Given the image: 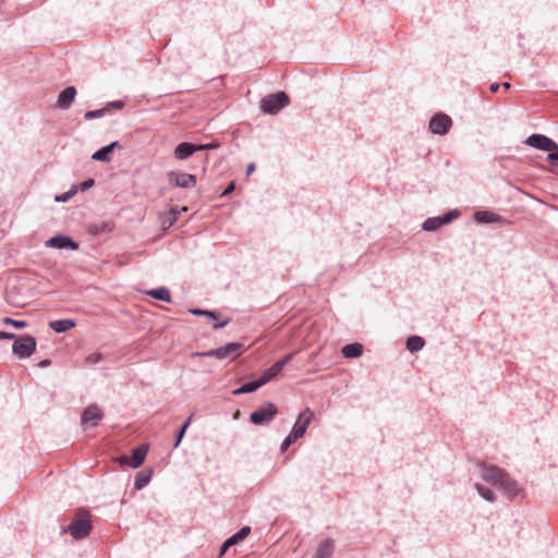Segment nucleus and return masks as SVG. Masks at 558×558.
I'll list each match as a JSON object with an SVG mask.
<instances>
[{
    "label": "nucleus",
    "instance_id": "nucleus-23",
    "mask_svg": "<svg viewBox=\"0 0 558 558\" xmlns=\"http://www.w3.org/2000/svg\"><path fill=\"white\" fill-rule=\"evenodd\" d=\"M146 294L156 300H159V301H163L167 303L171 302V293H170L169 289L166 287L150 289V290L146 291Z\"/></svg>",
    "mask_w": 558,
    "mask_h": 558
},
{
    "label": "nucleus",
    "instance_id": "nucleus-10",
    "mask_svg": "<svg viewBox=\"0 0 558 558\" xmlns=\"http://www.w3.org/2000/svg\"><path fill=\"white\" fill-rule=\"evenodd\" d=\"M313 417L314 412L310 408H306L302 412H300L290 432L291 434H293V437L296 436L299 439L302 438L305 435Z\"/></svg>",
    "mask_w": 558,
    "mask_h": 558
},
{
    "label": "nucleus",
    "instance_id": "nucleus-30",
    "mask_svg": "<svg viewBox=\"0 0 558 558\" xmlns=\"http://www.w3.org/2000/svg\"><path fill=\"white\" fill-rule=\"evenodd\" d=\"M460 216V211L458 209H452L447 213H445L441 216H438L440 218L441 225H448L452 222L454 219H457Z\"/></svg>",
    "mask_w": 558,
    "mask_h": 558
},
{
    "label": "nucleus",
    "instance_id": "nucleus-36",
    "mask_svg": "<svg viewBox=\"0 0 558 558\" xmlns=\"http://www.w3.org/2000/svg\"><path fill=\"white\" fill-rule=\"evenodd\" d=\"M101 360H102V355H101V353L95 352V353L89 354V355L86 357V363H88V364H90V365H96V364H98L99 362H101Z\"/></svg>",
    "mask_w": 558,
    "mask_h": 558
},
{
    "label": "nucleus",
    "instance_id": "nucleus-49",
    "mask_svg": "<svg viewBox=\"0 0 558 558\" xmlns=\"http://www.w3.org/2000/svg\"><path fill=\"white\" fill-rule=\"evenodd\" d=\"M177 221V214L173 211L171 217H169V226L173 225Z\"/></svg>",
    "mask_w": 558,
    "mask_h": 558
},
{
    "label": "nucleus",
    "instance_id": "nucleus-45",
    "mask_svg": "<svg viewBox=\"0 0 558 558\" xmlns=\"http://www.w3.org/2000/svg\"><path fill=\"white\" fill-rule=\"evenodd\" d=\"M192 418H193V414H191L185 421L184 423L182 424L181 428L184 429L185 432L187 430L191 422H192Z\"/></svg>",
    "mask_w": 558,
    "mask_h": 558
},
{
    "label": "nucleus",
    "instance_id": "nucleus-27",
    "mask_svg": "<svg viewBox=\"0 0 558 558\" xmlns=\"http://www.w3.org/2000/svg\"><path fill=\"white\" fill-rule=\"evenodd\" d=\"M474 488L476 489V492L478 493V495H480L482 498H484L485 500H487V501H489V502L495 501L496 496H495V493H494L490 488H488V487H486V486H484V485H482V484H478V483H476V484L474 485Z\"/></svg>",
    "mask_w": 558,
    "mask_h": 558
},
{
    "label": "nucleus",
    "instance_id": "nucleus-35",
    "mask_svg": "<svg viewBox=\"0 0 558 558\" xmlns=\"http://www.w3.org/2000/svg\"><path fill=\"white\" fill-rule=\"evenodd\" d=\"M125 107V102L122 100H114L110 101L105 106V109H107V112H109L112 109L121 110Z\"/></svg>",
    "mask_w": 558,
    "mask_h": 558
},
{
    "label": "nucleus",
    "instance_id": "nucleus-25",
    "mask_svg": "<svg viewBox=\"0 0 558 558\" xmlns=\"http://www.w3.org/2000/svg\"><path fill=\"white\" fill-rule=\"evenodd\" d=\"M424 345L425 340L420 336H410L405 342L407 349L412 353L418 352L424 348Z\"/></svg>",
    "mask_w": 558,
    "mask_h": 558
},
{
    "label": "nucleus",
    "instance_id": "nucleus-37",
    "mask_svg": "<svg viewBox=\"0 0 558 558\" xmlns=\"http://www.w3.org/2000/svg\"><path fill=\"white\" fill-rule=\"evenodd\" d=\"M218 146L219 145L216 142H210L207 144H198V145L196 144L197 151L216 149Z\"/></svg>",
    "mask_w": 558,
    "mask_h": 558
},
{
    "label": "nucleus",
    "instance_id": "nucleus-28",
    "mask_svg": "<svg viewBox=\"0 0 558 558\" xmlns=\"http://www.w3.org/2000/svg\"><path fill=\"white\" fill-rule=\"evenodd\" d=\"M441 226L442 225H441L440 218L438 216L429 217L423 222L422 229L425 231H428V232H433V231L438 230Z\"/></svg>",
    "mask_w": 558,
    "mask_h": 558
},
{
    "label": "nucleus",
    "instance_id": "nucleus-42",
    "mask_svg": "<svg viewBox=\"0 0 558 558\" xmlns=\"http://www.w3.org/2000/svg\"><path fill=\"white\" fill-rule=\"evenodd\" d=\"M235 189V182L234 181H231L226 187L225 190L221 192V196H228L230 195Z\"/></svg>",
    "mask_w": 558,
    "mask_h": 558
},
{
    "label": "nucleus",
    "instance_id": "nucleus-38",
    "mask_svg": "<svg viewBox=\"0 0 558 558\" xmlns=\"http://www.w3.org/2000/svg\"><path fill=\"white\" fill-rule=\"evenodd\" d=\"M4 324L12 325V326H14L15 328H19V329L24 328L26 326V322H24V320H14V319L9 318V317L4 318Z\"/></svg>",
    "mask_w": 558,
    "mask_h": 558
},
{
    "label": "nucleus",
    "instance_id": "nucleus-50",
    "mask_svg": "<svg viewBox=\"0 0 558 558\" xmlns=\"http://www.w3.org/2000/svg\"><path fill=\"white\" fill-rule=\"evenodd\" d=\"M500 85H501V87H502L505 90H508V89H510V87H511V85H510V83H509V82H504V83H502V84H500Z\"/></svg>",
    "mask_w": 558,
    "mask_h": 558
},
{
    "label": "nucleus",
    "instance_id": "nucleus-2",
    "mask_svg": "<svg viewBox=\"0 0 558 558\" xmlns=\"http://www.w3.org/2000/svg\"><path fill=\"white\" fill-rule=\"evenodd\" d=\"M290 102L289 96L284 92L270 94L262 98L260 109L268 114H277Z\"/></svg>",
    "mask_w": 558,
    "mask_h": 558
},
{
    "label": "nucleus",
    "instance_id": "nucleus-39",
    "mask_svg": "<svg viewBox=\"0 0 558 558\" xmlns=\"http://www.w3.org/2000/svg\"><path fill=\"white\" fill-rule=\"evenodd\" d=\"M185 433L186 432L184 429H182L181 427L178 429V432L175 434V441L173 444L174 449H177L180 446L183 437L185 436Z\"/></svg>",
    "mask_w": 558,
    "mask_h": 558
},
{
    "label": "nucleus",
    "instance_id": "nucleus-44",
    "mask_svg": "<svg viewBox=\"0 0 558 558\" xmlns=\"http://www.w3.org/2000/svg\"><path fill=\"white\" fill-rule=\"evenodd\" d=\"M230 322V318H226L223 322H220V323H216L214 325V329H220V328H223L225 326H227Z\"/></svg>",
    "mask_w": 558,
    "mask_h": 558
},
{
    "label": "nucleus",
    "instance_id": "nucleus-1",
    "mask_svg": "<svg viewBox=\"0 0 558 558\" xmlns=\"http://www.w3.org/2000/svg\"><path fill=\"white\" fill-rule=\"evenodd\" d=\"M482 478L498 486L511 499L521 493L519 483L499 466L484 464L482 466Z\"/></svg>",
    "mask_w": 558,
    "mask_h": 558
},
{
    "label": "nucleus",
    "instance_id": "nucleus-3",
    "mask_svg": "<svg viewBox=\"0 0 558 558\" xmlns=\"http://www.w3.org/2000/svg\"><path fill=\"white\" fill-rule=\"evenodd\" d=\"M92 531V522L86 511L77 513L69 525V532L74 539L85 538Z\"/></svg>",
    "mask_w": 558,
    "mask_h": 558
},
{
    "label": "nucleus",
    "instance_id": "nucleus-43",
    "mask_svg": "<svg viewBox=\"0 0 558 558\" xmlns=\"http://www.w3.org/2000/svg\"><path fill=\"white\" fill-rule=\"evenodd\" d=\"M15 338H16V335H14V333L7 332V331H0V340H3V339H15Z\"/></svg>",
    "mask_w": 558,
    "mask_h": 558
},
{
    "label": "nucleus",
    "instance_id": "nucleus-32",
    "mask_svg": "<svg viewBox=\"0 0 558 558\" xmlns=\"http://www.w3.org/2000/svg\"><path fill=\"white\" fill-rule=\"evenodd\" d=\"M190 313L195 315V316H207L210 319H217L218 318V313H216L214 311H208V310L192 308V310H190Z\"/></svg>",
    "mask_w": 558,
    "mask_h": 558
},
{
    "label": "nucleus",
    "instance_id": "nucleus-5",
    "mask_svg": "<svg viewBox=\"0 0 558 558\" xmlns=\"http://www.w3.org/2000/svg\"><path fill=\"white\" fill-rule=\"evenodd\" d=\"M37 342L33 336H16L12 352L20 359H27L36 351Z\"/></svg>",
    "mask_w": 558,
    "mask_h": 558
},
{
    "label": "nucleus",
    "instance_id": "nucleus-31",
    "mask_svg": "<svg viewBox=\"0 0 558 558\" xmlns=\"http://www.w3.org/2000/svg\"><path fill=\"white\" fill-rule=\"evenodd\" d=\"M77 193V186L73 185L68 192L56 195L54 199L58 203H66L69 202L75 194Z\"/></svg>",
    "mask_w": 558,
    "mask_h": 558
},
{
    "label": "nucleus",
    "instance_id": "nucleus-8",
    "mask_svg": "<svg viewBox=\"0 0 558 558\" xmlns=\"http://www.w3.org/2000/svg\"><path fill=\"white\" fill-rule=\"evenodd\" d=\"M524 143L527 146L547 153L558 150V144L544 134L533 133L525 140Z\"/></svg>",
    "mask_w": 558,
    "mask_h": 558
},
{
    "label": "nucleus",
    "instance_id": "nucleus-4",
    "mask_svg": "<svg viewBox=\"0 0 558 558\" xmlns=\"http://www.w3.org/2000/svg\"><path fill=\"white\" fill-rule=\"evenodd\" d=\"M278 414V408L272 402H265L260 408L253 411L250 415V421L254 425H267Z\"/></svg>",
    "mask_w": 558,
    "mask_h": 558
},
{
    "label": "nucleus",
    "instance_id": "nucleus-21",
    "mask_svg": "<svg viewBox=\"0 0 558 558\" xmlns=\"http://www.w3.org/2000/svg\"><path fill=\"white\" fill-rule=\"evenodd\" d=\"M76 326L75 320L71 318H62L57 320H51L49 323V327L56 331L57 333H63Z\"/></svg>",
    "mask_w": 558,
    "mask_h": 558
},
{
    "label": "nucleus",
    "instance_id": "nucleus-16",
    "mask_svg": "<svg viewBox=\"0 0 558 558\" xmlns=\"http://www.w3.org/2000/svg\"><path fill=\"white\" fill-rule=\"evenodd\" d=\"M102 416V412L97 405H89L82 413V424L92 423L93 426H96Z\"/></svg>",
    "mask_w": 558,
    "mask_h": 558
},
{
    "label": "nucleus",
    "instance_id": "nucleus-7",
    "mask_svg": "<svg viewBox=\"0 0 558 558\" xmlns=\"http://www.w3.org/2000/svg\"><path fill=\"white\" fill-rule=\"evenodd\" d=\"M293 359V353L286 354L282 359L278 360L274 363L269 368L265 369L260 377L257 379L260 387L268 384L271 379L277 377L282 369L288 365Z\"/></svg>",
    "mask_w": 558,
    "mask_h": 558
},
{
    "label": "nucleus",
    "instance_id": "nucleus-19",
    "mask_svg": "<svg viewBox=\"0 0 558 558\" xmlns=\"http://www.w3.org/2000/svg\"><path fill=\"white\" fill-rule=\"evenodd\" d=\"M117 146H119L118 142H112L109 145L102 146L93 154L92 158L97 161L108 162L111 160L113 149Z\"/></svg>",
    "mask_w": 558,
    "mask_h": 558
},
{
    "label": "nucleus",
    "instance_id": "nucleus-22",
    "mask_svg": "<svg viewBox=\"0 0 558 558\" xmlns=\"http://www.w3.org/2000/svg\"><path fill=\"white\" fill-rule=\"evenodd\" d=\"M364 347L359 342L349 343L342 347L341 353L347 359L360 357L363 354Z\"/></svg>",
    "mask_w": 558,
    "mask_h": 558
},
{
    "label": "nucleus",
    "instance_id": "nucleus-34",
    "mask_svg": "<svg viewBox=\"0 0 558 558\" xmlns=\"http://www.w3.org/2000/svg\"><path fill=\"white\" fill-rule=\"evenodd\" d=\"M299 438L296 436L293 437V434L289 433V435L283 439L280 446V451L284 452L289 449L291 445H293Z\"/></svg>",
    "mask_w": 558,
    "mask_h": 558
},
{
    "label": "nucleus",
    "instance_id": "nucleus-48",
    "mask_svg": "<svg viewBox=\"0 0 558 558\" xmlns=\"http://www.w3.org/2000/svg\"><path fill=\"white\" fill-rule=\"evenodd\" d=\"M255 168H256L255 163H254V162H251V163L247 166V168H246V174H247V175H251V174L255 171Z\"/></svg>",
    "mask_w": 558,
    "mask_h": 558
},
{
    "label": "nucleus",
    "instance_id": "nucleus-20",
    "mask_svg": "<svg viewBox=\"0 0 558 558\" xmlns=\"http://www.w3.org/2000/svg\"><path fill=\"white\" fill-rule=\"evenodd\" d=\"M335 550V541L331 538H326L324 542L319 544L313 558H331Z\"/></svg>",
    "mask_w": 558,
    "mask_h": 558
},
{
    "label": "nucleus",
    "instance_id": "nucleus-29",
    "mask_svg": "<svg viewBox=\"0 0 558 558\" xmlns=\"http://www.w3.org/2000/svg\"><path fill=\"white\" fill-rule=\"evenodd\" d=\"M150 480H151V472H149V473L138 472L135 476L134 487L136 489H142L150 482Z\"/></svg>",
    "mask_w": 558,
    "mask_h": 558
},
{
    "label": "nucleus",
    "instance_id": "nucleus-26",
    "mask_svg": "<svg viewBox=\"0 0 558 558\" xmlns=\"http://www.w3.org/2000/svg\"><path fill=\"white\" fill-rule=\"evenodd\" d=\"M258 388H260V386L256 379V380H252V381H247V383L243 384L239 388L234 389L232 393L234 396L251 393V392L256 391Z\"/></svg>",
    "mask_w": 558,
    "mask_h": 558
},
{
    "label": "nucleus",
    "instance_id": "nucleus-40",
    "mask_svg": "<svg viewBox=\"0 0 558 558\" xmlns=\"http://www.w3.org/2000/svg\"><path fill=\"white\" fill-rule=\"evenodd\" d=\"M94 185H95V180L87 179L80 184L77 190L80 189L81 191H87L88 189L93 187Z\"/></svg>",
    "mask_w": 558,
    "mask_h": 558
},
{
    "label": "nucleus",
    "instance_id": "nucleus-15",
    "mask_svg": "<svg viewBox=\"0 0 558 558\" xmlns=\"http://www.w3.org/2000/svg\"><path fill=\"white\" fill-rule=\"evenodd\" d=\"M76 96V88L74 86H68L58 96L57 106L62 110H66L71 107Z\"/></svg>",
    "mask_w": 558,
    "mask_h": 558
},
{
    "label": "nucleus",
    "instance_id": "nucleus-9",
    "mask_svg": "<svg viewBox=\"0 0 558 558\" xmlns=\"http://www.w3.org/2000/svg\"><path fill=\"white\" fill-rule=\"evenodd\" d=\"M452 126V119L446 113H436L429 121L428 129L433 134L445 135Z\"/></svg>",
    "mask_w": 558,
    "mask_h": 558
},
{
    "label": "nucleus",
    "instance_id": "nucleus-33",
    "mask_svg": "<svg viewBox=\"0 0 558 558\" xmlns=\"http://www.w3.org/2000/svg\"><path fill=\"white\" fill-rule=\"evenodd\" d=\"M106 113H107V109H105V107L97 109V110H89V111L85 112L84 119L85 120L99 119V118L105 117Z\"/></svg>",
    "mask_w": 558,
    "mask_h": 558
},
{
    "label": "nucleus",
    "instance_id": "nucleus-13",
    "mask_svg": "<svg viewBox=\"0 0 558 558\" xmlns=\"http://www.w3.org/2000/svg\"><path fill=\"white\" fill-rule=\"evenodd\" d=\"M147 451H148V445H146V444L140 445V446L133 448L131 451V457L129 459L126 457H124V460H126V463L131 468L137 469L144 463L145 458L147 456Z\"/></svg>",
    "mask_w": 558,
    "mask_h": 558
},
{
    "label": "nucleus",
    "instance_id": "nucleus-11",
    "mask_svg": "<svg viewBox=\"0 0 558 558\" xmlns=\"http://www.w3.org/2000/svg\"><path fill=\"white\" fill-rule=\"evenodd\" d=\"M169 184L175 187L189 189L196 185V175L171 171L168 173Z\"/></svg>",
    "mask_w": 558,
    "mask_h": 558
},
{
    "label": "nucleus",
    "instance_id": "nucleus-24",
    "mask_svg": "<svg viewBox=\"0 0 558 558\" xmlns=\"http://www.w3.org/2000/svg\"><path fill=\"white\" fill-rule=\"evenodd\" d=\"M111 230H112V226L107 221H102L99 223H90L88 226V232L93 236H99L101 234L110 232Z\"/></svg>",
    "mask_w": 558,
    "mask_h": 558
},
{
    "label": "nucleus",
    "instance_id": "nucleus-46",
    "mask_svg": "<svg viewBox=\"0 0 558 558\" xmlns=\"http://www.w3.org/2000/svg\"><path fill=\"white\" fill-rule=\"evenodd\" d=\"M51 365V361L49 359H45L38 363V367L46 368Z\"/></svg>",
    "mask_w": 558,
    "mask_h": 558
},
{
    "label": "nucleus",
    "instance_id": "nucleus-17",
    "mask_svg": "<svg viewBox=\"0 0 558 558\" xmlns=\"http://www.w3.org/2000/svg\"><path fill=\"white\" fill-rule=\"evenodd\" d=\"M197 151L196 144L182 142L174 148V157L178 160H185Z\"/></svg>",
    "mask_w": 558,
    "mask_h": 558
},
{
    "label": "nucleus",
    "instance_id": "nucleus-6",
    "mask_svg": "<svg viewBox=\"0 0 558 558\" xmlns=\"http://www.w3.org/2000/svg\"><path fill=\"white\" fill-rule=\"evenodd\" d=\"M243 348L240 342H229L223 347L211 349L204 352H197L196 355L204 357H216L218 360L227 359L231 355L238 356V352Z\"/></svg>",
    "mask_w": 558,
    "mask_h": 558
},
{
    "label": "nucleus",
    "instance_id": "nucleus-18",
    "mask_svg": "<svg viewBox=\"0 0 558 558\" xmlns=\"http://www.w3.org/2000/svg\"><path fill=\"white\" fill-rule=\"evenodd\" d=\"M474 219L477 223L487 225L504 221V218L490 210H478L474 214Z\"/></svg>",
    "mask_w": 558,
    "mask_h": 558
},
{
    "label": "nucleus",
    "instance_id": "nucleus-47",
    "mask_svg": "<svg viewBox=\"0 0 558 558\" xmlns=\"http://www.w3.org/2000/svg\"><path fill=\"white\" fill-rule=\"evenodd\" d=\"M501 85L499 83H493L489 86L492 93H497L500 89Z\"/></svg>",
    "mask_w": 558,
    "mask_h": 558
},
{
    "label": "nucleus",
    "instance_id": "nucleus-41",
    "mask_svg": "<svg viewBox=\"0 0 558 558\" xmlns=\"http://www.w3.org/2000/svg\"><path fill=\"white\" fill-rule=\"evenodd\" d=\"M546 159L550 165H553V166L557 165L558 163V149L555 151H549Z\"/></svg>",
    "mask_w": 558,
    "mask_h": 558
},
{
    "label": "nucleus",
    "instance_id": "nucleus-12",
    "mask_svg": "<svg viewBox=\"0 0 558 558\" xmlns=\"http://www.w3.org/2000/svg\"><path fill=\"white\" fill-rule=\"evenodd\" d=\"M46 246L58 250L69 248L72 251H76L80 247L78 243L75 242L71 236L63 234H58L50 238L46 242Z\"/></svg>",
    "mask_w": 558,
    "mask_h": 558
},
{
    "label": "nucleus",
    "instance_id": "nucleus-14",
    "mask_svg": "<svg viewBox=\"0 0 558 558\" xmlns=\"http://www.w3.org/2000/svg\"><path fill=\"white\" fill-rule=\"evenodd\" d=\"M251 533V527L245 525V526H242L236 533H234L232 536H230L229 538H227L221 548H220V555H223L229 547L233 546V545H236L239 544L240 542H242L243 539H245Z\"/></svg>",
    "mask_w": 558,
    "mask_h": 558
}]
</instances>
